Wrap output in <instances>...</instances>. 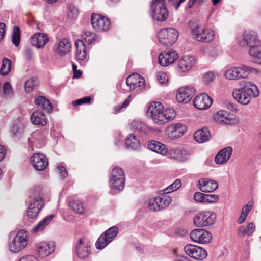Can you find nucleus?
Listing matches in <instances>:
<instances>
[{
	"label": "nucleus",
	"mask_w": 261,
	"mask_h": 261,
	"mask_svg": "<svg viewBox=\"0 0 261 261\" xmlns=\"http://www.w3.org/2000/svg\"><path fill=\"white\" fill-rule=\"evenodd\" d=\"M164 156L178 161H184L189 158V154L185 150H181L178 148L168 149L167 148L166 151V154H164Z\"/></svg>",
	"instance_id": "nucleus-22"
},
{
	"label": "nucleus",
	"mask_w": 261,
	"mask_h": 261,
	"mask_svg": "<svg viewBox=\"0 0 261 261\" xmlns=\"http://www.w3.org/2000/svg\"><path fill=\"white\" fill-rule=\"evenodd\" d=\"M81 99L82 100V104L88 103L90 102V101L91 100V97L90 96H87V97H84Z\"/></svg>",
	"instance_id": "nucleus-62"
},
{
	"label": "nucleus",
	"mask_w": 261,
	"mask_h": 261,
	"mask_svg": "<svg viewBox=\"0 0 261 261\" xmlns=\"http://www.w3.org/2000/svg\"><path fill=\"white\" fill-rule=\"evenodd\" d=\"M125 145L128 148L138 149L140 147L139 141L133 134H130L126 138Z\"/></svg>",
	"instance_id": "nucleus-40"
},
{
	"label": "nucleus",
	"mask_w": 261,
	"mask_h": 261,
	"mask_svg": "<svg viewBox=\"0 0 261 261\" xmlns=\"http://www.w3.org/2000/svg\"><path fill=\"white\" fill-rule=\"evenodd\" d=\"M68 206L70 210L80 215H84L86 208L82 201L78 199H72L69 200Z\"/></svg>",
	"instance_id": "nucleus-33"
},
{
	"label": "nucleus",
	"mask_w": 261,
	"mask_h": 261,
	"mask_svg": "<svg viewBox=\"0 0 261 261\" xmlns=\"http://www.w3.org/2000/svg\"><path fill=\"white\" fill-rule=\"evenodd\" d=\"M82 38L88 44H91L98 39L97 35L89 31L83 32Z\"/></svg>",
	"instance_id": "nucleus-43"
},
{
	"label": "nucleus",
	"mask_w": 261,
	"mask_h": 261,
	"mask_svg": "<svg viewBox=\"0 0 261 261\" xmlns=\"http://www.w3.org/2000/svg\"><path fill=\"white\" fill-rule=\"evenodd\" d=\"M191 33L193 38L199 42L208 43L215 38V33L213 30L203 29L198 24L192 28Z\"/></svg>",
	"instance_id": "nucleus-8"
},
{
	"label": "nucleus",
	"mask_w": 261,
	"mask_h": 261,
	"mask_svg": "<svg viewBox=\"0 0 261 261\" xmlns=\"http://www.w3.org/2000/svg\"><path fill=\"white\" fill-rule=\"evenodd\" d=\"M178 55L173 50L161 53L159 56V62L162 66H168L178 58Z\"/></svg>",
	"instance_id": "nucleus-24"
},
{
	"label": "nucleus",
	"mask_w": 261,
	"mask_h": 261,
	"mask_svg": "<svg viewBox=\"0 0 261 261\" xmlns=\"http://www.w3.org/2000/svg\"><path fill=\"white\" fill-rule=\"evenodd\" d=\"M193 105L199 110L207 109L212 105L213 100L205 93H202L196 96L193 100Z\"/></svg>",
	"instance_id": "nucleus-21"
},
{
	"label": "nucleus",
	"mask_w": 261,
	"mask_h": 261,
	"mask_svg": "<svg viewBox=\"0 0 261 261\" xmlns=\"http://www.w3.org/2000/svg\"><path fill=\"white\" fill-rule=\"evenodd\" d=\"M216 219L215 214L211 211L201 212L194 217V224L197 227H206L212 225Z\"/></svg>",
	"instance_id": "nucleus-10"
},
{
	"label": "nucleus",
	"mask_w": 261,
	"mask_h": 261,
	"mask_svg": "<svg viewBox=\"0 0 261 261\" xmlns=\"http://www.w3.org/2000/svg\"><path fill=\"white\" fill-rule=\"evenodd\" d=\"M194 137L197 142L202 143L210 139L211 134L207 128H202L195 132Z\"/></svg>",
	"instance_id": "nucleus-36"
},
{
	"label": "nucleus",
	"mask_w": 261,
	"mask_h": 261,
	"mask_svg": "<svg viewBox=\"0 0 261 261\" xmlns=\"http://www.w3.org/2000/svg\"><path fill=\"white\" fill-rule=\"evenodd\" d=\"M36 250L39 256L44 258L54 252V245L53 242H42L37 245Z\"/></svg>",
	"instance_id": "nucleus-25"
},
{
	"label": "nucleus",
	"mask_w": 261,
	"mask_h": 261,
	"mask_svg": "<svg viewBox=\"0 0 261 261\" xmlns=\"http://www.w3.org/2000/svg\"><path fill=\"white\" fill-rule=\"evenodd\" d=\"M28 245L27 235L24 230L19 231L8 243V249L13 253H17L24 249Z\"/></svg>",
	"instance_id": "nucleus-6"
},
{
	"label": "nucleus",
	"mask_w": 261,
	"mask_h": 261,
	"mask_svg": "<svg viewBox=\"0 0 261 261\" xmlns=\"http://www.w3.org/2000/svg\"><path fill=\"white\" fill-rule=\"evenodd\" d=\"M58 170L62 178H65L67 176V171L64 167L58 166Z\"/></svg>",
	"instance_id": "nucleus-57"
},
{
	"label": "nucleus",
	"mask_w": 261,
	"mask_h": 261,
	"mask_svg": "<svg viewBox=\"0 0 261 261\" xmlns=\"http://www.w3.org/2000/svg\"><path fill=\"white\" fill-rule=\"evenodd\" d=\"M255 229V225L253 223H250L248 224L247 228H245L244 226H241L238 229L237 234L238 236H244L245 234L248 236H251L253 232Z\"/></svg>",
	"instance_id": "nucleus-41"
},
{
	"label": "nucleus",
	"mask_w": 261,
	"mask_h": 261,
	"mask_svg": "<svg viewBox=\"0 0 261 261\" xmlns=\"http://www.w3.org/2000/svg\"><path fill=\"white\" fill-rule=\"evenodd\" d=\"M197 186L203 192H212L218 188V184L213 180L202 179L198 180Z\"/></svg>",
	"instance_id": "nucleus-28"
},
{
	"label": "nucleus",
	"mask_w": 261,
	"mask_h": 261,
	"mask_svg": "<svg viewBox=\"0 0 261 261\" xmlns=\"http://www.w3.org/2000/svg\"><path fill=\"white\" fill-rule=\"evenodd\" d=\"M205 194L200 192H196L193 196L194 200L198 202L204 203Z\"/></svg>",
	"instance_id": "nucleus-54"
},
{
	"label": "nucleus",
	"mask_w": 261,
	"mask_h": 261,
	"mask_svg": "<svg viewBox=\"0 0 261 261\" xmlns=\"http://www.w3.org/2000/svg\"><path fill=\"white\" fill-rule=\"evenodd\" d=\"M126 84L131 90L140 91L145 87V79L137 73H133L127 77Z\"/></svg>",
	"instance_id": "nucleus-15"
},
{
	"label": "nucleus",
	"mask_w": 261,
	"mask_h": 261,
	"mask_svg": "<svg viewBox=\"0 0 261 261\" xmlns=\"http://www.w3.org/2000/svg\"><path fill=\"white\" fill-rule=\"evenodd\" d=\"M3 94L7 98L11 97L13 96V90L9 82H6L3 85Z\"/></svg>",
	"instance_id": "nucleus-50"
},
{
	"label": "nucleus",
	"mask_w": 261,
	"mask_h": 261,
	"mask_svg": "<svg viewBox=\"0 0 261 261\" xmlns=\"http://www.w3.org/2000/svg\"><path fill=\"white\" fill-rule=\"evenodd\" d=\"M91 24L93 28L97 31H107L110 28L109 20L98 14H93L91 17Z\"/></svg>",
	"instance_id": "nucleus-16"
},
{
	"label": "nucleus",
	"mask_w": 261,
	"mask_h": 261,
	"mask_svg": "<svg viewBox=\"0 0 261 261\" xmlns=\"http://www.w3.org/2000/svg\"><path fill=\"white\" fill-rule=\"evenodd\" d=\"M131 101V96H128L124 101V102L119 106H117L115 108L117 111H120L122 108H126L128 106Z\"/></svg>",
	"instance_id": "nucleus-55"
},
{
	"label": "nucleus",
	"mask_w": 261,
	"mask_h": 261,
	"mask_svg": "<svg viewBox=\"0 0 261 261\" xmlns=\"http://www.w3.org/2000/svg\"><path fill=\"white\" fill-rule=\"evenodd\" d=\"M247 217V216L245 215L244 213H241L240 216L239 217L238 220V223L239 224H242L245 221Z\"/></svg>",
	"instance_id": "nucleus-61"
},
{
	"label": "nucleus",
	"mask_w": 261,
	"mask_h": 261,
	"mask_svg": "<svg viewBox=\"0 0 261 261\" xmlns=\"http://www.w3.org/2000/svg\"><path fill=\"white\" fill-rule=\"evenodd\" d=\"M253 205V202L252 201H249L246 205L244 206L242 210V214H244L247 216L249 212L251 211Z\"/></svg>",
	"instance_id": "nucleus-53"
},
{
	"label": "nucleus",
	"mask_w": 261,
	"mask_h": 261,
	"mask_svg": "<svg viewBox=\"0 0 261 261\" xmlns=\"http://www.w3.org/2000/svg\"><path fill=\"white\" fill-rule=\"evenodd\" d=\"M147 114L153 122L158 125L165 124L176 117V112L173 109H164L163 105L159 101H154L150 104Z\"/></svg>",
	"instance_id": "nucleus-1"
},
{
	"label": "nucleus",
	"mask_w": 261,
	"mask_h": 261,
	"mask_svg": "<svg viewBox=\"0 0 261 261\" xmlns=\"http://www.w3.org/2000/svg\"><path fill=\"white\" fill-rule=\"evenodd\" d=\"M215 121L221 124H232L234 120L230 117L229 113L225 110H220L214 115Z\"/></svg>",
	"instance_id": "nucleus-30"
},
{
	"label": "nucleus",
	"mask_w": 261,
	"mask_h": 261,
	"mask_svg": "<svg viewBox=\"0 0 261 261\" xmlns=\"http://www.w3.org/2000/svg\"><path fill=\"white\" fill-rule=\"evenodd\" d=\"M196 1V0H189L187 4V7L188 8L192 7L194 5Z\"/></svg>",
	"instance_id": "nucleus-63"
},
{
	"label": "nucleus",
	"mask_w": 261,
	"mask_h": 261,
	"mask_svg": "<svg viewBox=\"0 0 261 261\" xmlns=\"http://www.w3.org/2000/svg\"><path fill=\"white\" fill-rule=\"evenodd\" d=\"M76 46L75 57L78 61H83L86 59L87 51L85 45L81 40H76L75 42Z\"/></svg>",
	"instance_id": "nucleus-35"
},
{
	"label": "nucleus",
	"mask_w": 261,
	"mask_h": 261,
	"mask_svg": "<svg viewBox=\"0 0 261 261\" xmlns=\"http://www.w3.org/2000/svg\"><path fill=\"white\" fill-rule=\"evenodd\" d=\"M160 42L164 45H171L174 43L178 38V32L173 28H163L158 35Z\"/></svg>",
	"instance_id": "nucleus-9"
},
{
	"label": "nucleus",
	"mask_w": 261,
	"mask_h": 261,
	"mask_svg": "<svg viewBox=\"0 0 261 261\" xmlns=\"http://www.w3.org/2000/svg\"><path fill=\"white\" fill-rule=\"evenodd\" d=\"M195 63V59L192 56L187 55L179 59L178 68L182 72L190 70Z\"/></svg>",
	"instance_id": "nucleus-31"
},
{
	"label": "nucleus",
	"mask_w": 261,
	"mask_h": 261,
	"mask_svg": "<svg viewBox=\"0 0 261 261\" xmlns=\"http://www.w3.org/2000/svg\"><path fill=\"white\" fill-rule=\"evenodd\" d=\"M194 90L192 87H181L178 90L176 99L179 102L187 103L191 99Z\"/></svg>",
	"instance_id": "nucleus-23"
},
{
	"label": "nucleus",
	"mask_w": 261,
	"mask_h": 261,
	"mask_svg": "<svg viewBox=\"0 0 261 261\" xmlns=\"http://www.w3.org/2000/svg\"><path fill=\"white\" fill-rule=\"evenodd\" d=\"M41 189L39 186L35 187L34 194H38V196L34 197L28 206L27 216L29 219H35L38 215L39 211L44 205V202L41 197Z\"/></svg>",
	"instance_id": "nucleus-5"
},
{
	"label": "nucleus",
	"mask_w": 261,
	"mask_h": 261,
	"mask_svg": "<svg viewBox=\"0 0 261 261\" xmlns=\"http://www.w3.org/2000/svg\"><path fill=\"white\" fill-rule=\"evenodd\" d=\"M171 202V197L163 195L151 199L148 203V207L151 211H159L169 206Z\"/></svg>",
	"instance_id": "nucleus-12"
},
{
	"label": "nucleus",
	"mask_w": 261,
	"mask_h": 261,
	"mask_svg": "<svg viewBox=\"0 0 261 261\" xmlns=\"http://www.w3.org/2000/svg\"><path fill=\"white\" fill-rule=\"evenodd\" d=\"M71 48V42L67 38H62L59 40L54 46L55 52L60 56H64L70 53Z\"/></svg>",
	"instance_id": "nucleus-18"
},
{
	"label": "nucleus",
	"mask_w": 261,
	"mask_h": 261,
	"mask_svg": "<svg viewBox=\"0 0 261 261\" xmlns=\"http://www.w3.org/2000/svg\"><path fill=\"white\" fill-rule=\"evenodd\" d=\"M12 62L8 58L3 59L2 67L0 70V73L3 75H7L10 71Z\"/></svg>",
	"instance_id": "nucleus-42"
},
{
	"label": "nucleus",
	"mask_w": 261,
	"mask_h": 261,
	"mask_svg": "<svg viewBox=\"0 0 261 261\" xmlns=\"http://www.w3.org/2000/svg\"><path fill=\"white\" fill-rule=\"evenodd\" d=\"M187 128L181 123H174L169 125L167 128L168 136L171 139H175L181 137L186 133Z\"/></svg>",
	"instance_id": "nucleus-19"
},
{
	"label": "nucleus",
	"mask_w": 261,
	"mask_h": 261,
	"mask_svg": "<svg viewBox=\"0 0 261 261\" xmlns=\"http://www.w3.org/2000/svg\"><path fill=\"white\" fill-rule=\"evenodd\" d=\"M38 81L35 77H31L25 83L24 89L27 93L31 92L33 89L38 86Z\"/></svg>",
	"instance_id": "nucleus-44"
},
{
	"label": "nucleus",
	"mask_w": 261,
	"mask_h": 261,
	"mask_svg": "<svg viewBox=\"0 0 261 261\" xmlns=\"http://www.w3.org/2000/svg\"><path fill=\"white\" fill-rule=\"evenodd\" d=\"M5 24L4 23H0V41L3 39L5 33Z\"/></svg>",
	"instance_id": "nucleus-60"
},
{
	"label": "nucleus",
	"mask_w": 261,
	"mask_h": 261,
	"mask_svg": "<svg viewBox=\"0 0 261 261\" xmlns=\"http://www.w3.org/2000/svg\"><path fill=\"white\" fill-rule=\"evenodd\" d=\"M132 129L139 132H145L146 125L140 120H134L130 124Z\"/></svg>",
	"instance_id": "nucleus-47"
},
{
	"label": "nucleus",
	"mask_w": 261,
	"mask_h": 261,
	"mask_svg": "<svg viewBox=\"0 0 261 261\" xmlns=\"http://www.w3.org/2000/svg\"><path fill=\"white\" fill-rule=\"evenodd\" d=\"M251 68L249 66L229 67L224 72V76L227 80H237L248 77Z\"/></svg>",
	"instance_id": "nucleus-7"
},
{
	"label": "nucleus",
	"mask_w": 261,
	"mask_h": 261,
	"mask_svg": "<svg viewBox=\"0 0 261 261\" xmlns=\"http://www.w3.org/2000/svg\"><path fill=\"white\" fill-rule=\"evenodd\" d=\"M219 200V196L215 194H205L204 198V203L216 202Z\"/></svg>",
	"instance_id": "nucleus-52"
},
{
	"label": "nucleus",
	"mask_w": 261,
	"mask_h": 261,
	"mask_svg": "<svg viewBox=\"0 0 261 261\" xmlns=\"http://www.w3.org/2000/svg\"><path fill=\"white\" fill-rule=\"evenodd\" d=\"M181 186V182L179 179H176L173 184H171L164 191L165 193H169L178 189Z\"/></svg>",
	"instance_id": "nucleus-48"
},
{
	"label": "nucleus",
	"mask_w": 261,
	"mask_h": 261,
	"mask_svg": "<svg viewBox=\"0 0 261 261\" xmlns=\"http://www.w3.org/2000/svg\"><path fill=\"white\" fill-rule=\"evenodd\" d=\"M185 0H168L169 3L174 7L175 9L177 10L180 5Z\"/></svg>",
	"instance_id": "nucleus-56"
},
{
	"label": "nucleus",
	"mask_w": 261,
	"mask_h": 261,
	"mask_svg": "<svg viewBox=\"0 0 261 261\" xmlns=\"http://www.w3.org/2000/svg\"><path fill=\"white\" fill-rule=\"evenodd\" d=\"M248 53L250 56L254 59L256 63L261 64V46L260 43L251 46L249 48Z\"/></svg>",
	"instance_id": "nucleus-39"
},
{
	"label": "nucleus",
	"mask_w": 261,
	"mask_h": 261,
	"mask_svg": "<svg viewBox=\"0 0 261 261\" xmlns=\"http://www.w3.org/2000/svg\"><path fill=\"white\" fill-rule=\"evenodd\" d=\"M36 258L33 255H26L20 258L19 261H36Z\"/></svg>",
	"instance_id": "nucleus-58"
},
{
	"label": "nucleus",
	"mask_w": 261,
	"mask_h": 261,
	"mask_svg": "<svg viewBox=\"0 0 261 261\" xmlns=\"http://www.w3.org/2000/svg\"><path fill=\"white\" fill-rule=\"evenodd\" d=\"M54 217V215H50L44 218L33 228L32 232L36 233L42 232L45 229V228L51 222Z\"/></svg>",
	"instance_id": "nucleus-37"
},
{
	"label": "nucleus",
	"mask_w": 261,
	"mask_h": 261,
	"mask_svg": "<svg viewBox=\"0 0 261 261\" xmlns=\"http://www.w3.org/2000/svg\"><path fill=\"white\" fill-rule=\"evenodd\" d=\"M147 148L152 151L162 155L166 154V151L167 148V146L160 142L151 140L148 142Z\"/></svg>",
	"instance_id": "nucleus-34"
},
{
	"label": "nucleus",
	"mask_w": 261,
	"mask_h": 261,
	"mask_svg": "<svg viewBox=\"0 0 261 261\" xmlns=\"http://www.w3.org/2000/svg\"><path fill=\"white\" fill-rule=\"evenodd\" d=\"M165 0H152L150 4L149 15L153 20L163 22L168 17L169 12Z\"/></svg>",
	"instance_id": "nucleus-3"
},
{
	"label": "nucleus",
	"mask_w": 261,
	"mask_h": 261,
	"mask_svg": "<svg viewBox=\"0 0 261 261\" xmlns=\"http://www.w3.org/2000/svg\"><path fill=\"white\" fill-rule=\"evenodd\" d=\"M33 167L37 171H43L48 165L47 158L43 154L36 153L31 158Z\"/></svg>",
	"instance_id": "nucleus-20"
},
{
	"label": "nucleus",
	"mask_w": 261,
	"mask_h": 261,
	"mask_svg": "<svg viewBox=\"0 0 261 261\" xmlns=\"http://www.w3.org/2000/svg\"><path fill=\"white\" fill-rule=\"evenodd\" d=\"M48 41L47 35L43 33H35L31 38L32 45L38 48L43 47Z\"/></svg>",
	"instance_id": "nucleus-29"
},
{
	"label": "nucleus",
	"mask_w": 261,
	"mask_h": 261,
	"mask_svg": "<svg viewBox=\"0 0 261 261\" xmlns=\"http://www.w3.org/2000/svg\"><path fill=\"white\" fill-rule=\"evenodd\" d=\"M20 31L18 26L15 25L13 29V33L12 36V41L13 44L17 47L20 44Z\"/></svg>",
	"instance_id": "nucleus-45"
},
{
	"label": "nucleus",
	"mask_w": 261,
	"mask_h": 261,
	"mask_svg": "<svg viewBox=\"0 0 261 261\" xmlns=\"http://www.w3.org/2000/svg\"><path fill=\"white\" fill-rule=\"evenodd\" d=\"M232 151V148L230 146H228L221 149L215 156V161L216 163L217 164L226 163L230 159Z\"/></svg>",
	"instance_id": "nucleus-27"
},
{
	"label": "nucleus",
	"mask_w": 261,
	"mask_h": 261,
	"mask_svg": "<svg viewBox=\"0 0 261 261\" xmlns=\"http://www.w3.org/2000/svg\"><path fill=\"white\" fill-rule=\"evenodd\" d=\"M156 79L160 84H164L168 80V77L166 73L162 71L158 72L156 73Z\"/></svg>",
	"instance_id": "nucleus-51"
},
{
	"label": "nucleus",
	"mask_w": 261,
	"mask_h": 261,
	"mask_svg": "<svg viewBox=\"0 0 261 261\" xmlns=\"http://www.w3.org/2000/svg\"><path fill=\"white\" fill-rule=\"evenodd\" d=\"M118 232V228L113 226L102 233L95 243L98 249H102L106 247L116 237Z\"/></svg>",
	"instance_id": "nucleus-11"
},
{
	"label": "nucleus",
	"mask_w": 261,
	"mask_h": 261,
	"mask_svg": "<svg viewBox=\"0 0 261 261\" xmlns=\"http://www.w3.org/2000/svg\"><path fill=\"white\" fill-rule=\"evenodd\" d=\"M125 182V176L122 169L119 167L113 168L109 181L111 192L115 194L122 190L124 187Z\"/></svg>",
	"instance_id": "nucleus-4"
},
{
	"label": "nucleus",
	"mask_w": 261,
	"mask_h": 261,
	"mask_svg": "<svg viewBox=\"0 0 261 261\" xmlns=\"http://www.w3.org/2000/svg\"><path fill=\"white\" fill-rule=\"evenodd\" d=\"M6 148L4 146L0 145V161L4 159L6 155Z\"/></svg>",
	"instance_id": "nucleus-59"
},
{
	"label": "nucleus",
	"mask_w": 261,
	"mask_h": 261,
	"mask_svg": "<svg viewBox=\"0 0 261 261\" xmlns=\"http://www.w3.org/2000/svg\"><path fill=\"white\" fill-rule=\"evenodd\" d=\"M233 97L239 102L243 105H247L252 97H257L259 91L257 86L250 82H246L243 86L233 92Z\"/></svg>",
	"instance_id": "nucleus-2"
},
{
	"label": "nucleus",
	"mask_w": 261,
	"mask_h": 261,
	"mask_svg": "<svg viewBox=\"0 0 261 261\" xmlns=\"http://www.w3.org/2000/svg\"><path fill=\"white\" fill-rule=\"evenodd\" d=\"M260 43L256 33L251 31H246L243 34V41L240 42L242 46L247 45L249 47L252 45Z\"/></svg>",
	"instance_id": "nucleus-26"
},
{
	"label": "nucleus",
	"mask_w": 261,
	"mask_h": 261,
	"mask_svg": "<svg viewBox=\"0 0 261 261\" xmlns=\"http://www.w3.org/2000/svg\"><path fill=\"white\" fill-rule=\"evenodd\" d=\"M191 240L199 244H206L211 242L212 235L207 231L203 229H195L190 234Z\"/></svg>",
	"instance_id": "nucleus-14"
},
{
	"label": "nucleus",
	"mask_w": 261,
	"mask_h": 261,
	"mask_svg": "<svg viewBox=\"0 0 261 261\" xmlns=\"http://www.w3.org/2000/svg\"><path fill=\"white\" fill-rule=\"evenodd\" d=\"M73 78H79L82 74V72L80 70H76L73 72Z\"/></svg>",
	"instance_id": "nucleus-64"
},
{
	"label": "nucleus",
	"mask_w": 261,
	"mask_h": 261,
	"mask_svg": "<svg viewBox=\"0 0 261 261\" xmlns=\"http://www.w3.org/2000/svg\"><path fill=\"white\" fill-rule=\"evenodd\" d=\"M31 122L34 125L45 126L47 123L46 115L40 111H34L30 117Z\"/></svg>",
	"instance_id": "nucleus-32"
},
{
	"label": "nucleus",
	"mask_w": 261,
	"mask_h": 261,
	"mask_svg": "<svg viewBox=\"0 0 261 261\" xmlns=\"http://www.w3.org/2000/svg\"><path fill=\"white\" fill-rule=\"evenodd\" d=\"M35 104L38 107L41 108L47 112H49L52 109V106L49 100L44 96H38L35 98Z\"/></svg>",
	"instance_id": "nucleus-38"
},
{
	"label": "nucleus",
	"mask_w": 261,
	"mask_h": 261,
	"mask_svg": "<svg viewBox=\"0 0 261 261\" xmlns=\"http://www.w3.org/2000/svg\"><path fill=\"white\" fill-rule=\"evenodd\" d=\"M218 75V74L213 71H208L205 73L203 77L204 83L208 84L213 82L214 79Z\"/></svg>",
	"instance_id": "nucleus-49"
},
{
	"label": "nucleus",
	"mask_w": 261,
	"mask_h": 261,
	"mask_svg": "<svg viewBox=\"0 0 261 261\" xmlns=\"http://www.w3.org/2000/svg\"><path fill=\"white\" fill-rule=\"evenodd\" d=\"M67 15L69 19H76L79 15L78 9L74 5L69 4L67 7Z\"/></svg>",
	"instance_id": "nucleus-46"
},
{
	"label": "nucleus",
	"mask_w": 261,
	"mask_h": 261,
	"mask_svg": "<svg viewBox=\"0 0 261 261\" xmlns=\"http://www.w3.org/2000/svg\"><path fill=\"white\" fill-rule=\"evenodd\" d=\"M75 253L80 259H85L91 253L90 245L88 241L85 239H81L75 245Z\"/></svg>",
	"instance_id": "nucleus-17"
},
{
	"label": "nucleus",
	"mask_w": 261,
	"mask_h": 261,
	"mask_svg": "<svg viewBox=\"0 0 261 261\" xmlns=\"http://www.w3.org/2000/svg\"><path fill=\"white\" fill-rule=\"evenodd\" d=\"M185 253L196 260H203L207 256L206 251L201 247L187 244L184 247Z\"/></svg>",
	"instance_id": "nucleus-13"
}]
</instances>
